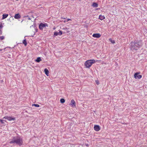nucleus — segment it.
Listing matches in <instances>:
<instances>
[{
    "instance_id": "nucleus-1",
    "label": "nucleus",
    "mask_w": 147,
    "mask_h": 147,
    "mask_svg": "<svg viewBox=\"0 0 147 147\" xmlns=\"http://www.w3.org/2000/svg\"><path fill=\"white\" fill-rule=\"evenodd\" d=\"M130 49L131 50L134 51L138 50L142 46V43L141 41L138 42H131L129 44Z\"/></svg>"
},
{
    "instance_id": "nucleus-2",
    "label": "nucleus",
    "mask_w": 147,
    "mask_h": 147,
    "mask_svg": "<svg viewBox=\"0 0 147 147\" xmlns=\"http://www.w3.org/2000/svg\"><path fill=\"white\" fill-rule=\"evenodd\" d=\"M10 143L11 144H15L20 146L22 144V139L20 137H14Z\"/></svg>"
},
{
    "instance_id": "nucleus-3",
    "label": "nucleus",
    "mask_w": 147,
    "mask_h": 147,
    "mask_svg": "<svg viewBox=\"0 0 147 147\" xmlns=\"http://www.w3.org/2000/svg\"><path fill=\"white\" fill-rule=\"evenodd\" d=\"M95 63V61L94 60H89L86 61L84 63L86 68H89L92 65V64Z\"/></svg>"
},
{
    "instance_id": "nucleus-4",
    "label": "nucleus",
    "mask_w": 147,
    "mask_h": 147,
    "mask_svg": "<svg viewBox=\"0 0 147 147\" xmlns=\"http://www.w3.org/2000/svg\"><path fill=\"white\" fill-rule=\"evenodd\" d=\"M3 119H6L9 121H11L12 120H14L15 119V117H9L7 116H6L3 117Z\"/></svg>"
},
{
    "instance_id": "nucleus-5",
    "label": "nucleus",
    "mask_w": 147,
    "mask_h": 147,
    "mask_svg": "<svg viewBox=\"0 0 147 147\" xmlns=\"http://www.w3.org/2000/svg\"><path fill=\"white\" fill-rule=\"evenodd\" d=\"M140 74V72L136 73L134 75V77L136 79H140L142 78V76L140 75H139Z\"/></svg>"
},
{
    "instance_id": "nucleus-6",
    "label": "nucleus",
    "mask_w": 147,
    "mask_h": 147,
    "mask_svg": "<svg viewBox=\"0 0 147 147\" xmlns=\"http://www.w3.org/2000/svg\"><path fill=\"white\" fill-rule=\"evenodd\" d=\"M46 26H47V24H44L41 23L39 25V27L40 29L42 30L43 28L46 27Z\"/></svg>"
},
{
    "instance_id": "nucleus-7",
    "label": "nucleus",
    "mask_w": 147,
    "mask_h": 147,
    "mask_svg": "<svg viewBox=\"0 0 147 147\" xmlns=\"http://www.w3.org/2000/svg\"><path fill=\"white\" fill-rule=\"evenodd\" d=\"M70 105L71 107H72L74 108L76 107V102L73 99H72L71 100V103L70 104Z\"/></svg>"
},
{
    "instance_id": "nucleus-8",
    "label": "nucleus",
    "mask_w": 147,
    "mask_h": 147,
    "mask_svg": "<svg viewBox=\"0 0 147 147\" xmlns=\"http://www.w3.org/2000/svg\"><path fill=\"white\" fill-rule=\"evenodd\" d=\"M62 34V31H60V30H59V32H54V35L55 36H57L58 35L59 36H61Z\"/></svg>"
},
{
    "instance_id": "nucleus-9",
    "label": "nucleus",
    "mask_w": 147,
    "mask_h": 147,
    "mask_svg": "<svg viewBox=\"0 0 147 147\" xmlns=\"http://www.w3.org/2000/svg\"><path fill=\"white\" fill-rule=\"evenodd\" d=\"M92 36L93 37L98 38L100 37L101 35L99 33H96L93 34Z\"/></svg>"
},
{
    "instance_id": "nucleus-10",
    "label": "nucleus",
    "mask_w": 147,
    "mask_h": 147,
    "mask_svg": "<svg viewBox=\"0 0 147 147\" xmlns=\"http://www.w3.org/2000/svg\"><path fill=\"white\" fill-rule=\"evenodd\" d=\"M94 129L96 131H98L100 129L99 126L97 125H95L94 127Z\"/></svg>"
},
{
    "instance_id": "nucleus-11",
    "label": "nucleus",
    "mask_w": 147,
    "mask_h": 147,
    "mask_svg": "<svg viewBox=\"0 0 147 147\" xmlns=\"http://www.w3.org/2000/svg\"><path fill=\"white\" fill-rule=\"evenodd\" d=\"M14 18L16 19H20L21 18V16L19 14H16L14 16Z\"/></svg>"
},
{
    "instance_id": "nucleus-12",
    "label": "nucleus",
    "mask_w": 147,
    "mask_h": 147,
    "mask_svg": "<svg viewBox=\"0 0 147 147\" xmlns=\"http://www.w3.org/2000/svg\"><path fill=\"white\" fill-rule=\"evenodd\" d=\"M42 61V59H41L40 57H38L37 58V59L35 60V61L37 63H39L40 61Z\"/></svg>"
},
{
    "instance_id": "nucleus-13",
    "label": "nucleus",
    "mask_w": 147,
    "mask_h": 147,
    "mask_svg": "<svg viewBox=\"0 0 147 147\" xmlns=\"http://www.w3.org/2000/svg\"><path fill=\"white\" fill-rule=\"evenodd\" d=\"M99 19L102 20L105 19V17L104 16L100 15L99 17Z\"/></svg>"
},
{
    "instance_id": "nucleus-14",
    "label": "nucleus",
    "mask_w": 147,
    "mask_h": 147,
    "mask_svg": "<svg viewBox=\"0 0 147 147\" xmlns=\"http://www.w3.org/2000/svg\"><path fill=\"white\" fill-rule=\"evenodd\" d=\"M8 16V14H3V17L2 19L3 20L7 18Z\"/></svg>"
},
{
    "instance_id": "nucleus-15",
    "label": "nucleus",
    "mask_w": 147,
    "mask_h": 147,
    "mask_svg": "<svg viewBox=\"0 0 147 147\" xmlns=\"http://www.w3.org/2000/svg\"><path fill=\"white\" fill-rule=\"evenodd\" d=\"M45 74L47 76H48L49 73V71L48 69H47V68L45 69Z\"/></svg>"
},
{
    "instance_id": "nucleus-16",
    "label": "nucleus",
    "mask_w": 147,
    "mask_h": 147,
    "mask_svg": "<svg viewBox=\"0 0 147 147\" xmlns=\"http://www.w3.org/2000/svg\"><path fill=\"white\" fill-rule=\"evenodd\" d=\"M92 6L94 7H96L98 6V4L96 3H94L92 4Z\"/></svg>"
},
{
    "instance_id": "nucleus-17",
    "label": "nucleus",
    "mask_w": 147,
    "mask_h": 147,
    "mask_svg": "<svg viewBox=\"0 0 147 147\" xmlns=\"http://www.w3.org/2000/svg\"><path fill=\"white\" fill-rule=\"evenodd\" d=\"M23 43L25 46H26L27 44V42H26V39H25L23 40Z\"/></svg>"
},
{
    "instance_id": "nucleus-18",
    "label": "nucleus",
    "mask_w": 147,
    "mask_h": 147,
    "mask_svg": "<svg viewBox=\"0 0 147 147\" xmlns=\"http://www.w3.org/2000/svg\"><path fill=\"white\" fill-rule=\"evenodd\" d=\"M109 40L111 42V43L114 44L115 43V41L114 40H113L111 39V38H110L109 39Z\"/></svg>"
},
{
    "instance_id": "nucleus-19",
    "label": "nucleus",
    "mask_w": 147,
    "mask_h": 147,
    "mask_svg": "<svg viewBox=\"0 0 147 147\" xmlns=\"http://www.w3.org/2000/svg\"><path fill=\"white\" fill-rule=\"evenodd\" d=\"M60 101L62 103H64L65 102V100L64 99H60Z\"/></svg>"
},
{
    "instance_id": "nucleus-20",
    "label": "nucleus",
    "mask_w": 147,
    "mask_h": 147,
    "mask_svg": "<svg viewBox=\"0 0 147 147\" xmlns=\"http://www.w3.org/2000/svg\"><path fill=\"white\" fill-rule=\"evenodd\" d=\"M0 122H1V123L4 124L5 123L4 122H6V121H5L3 119H0Z\"/></svg>"
},
{
    "instance_id": "nucleus-21",
    "label": "nucleus",
    "mask_w": 147,
    "mask_h": 147,
    "mask_svg": "<svg viewBox=\"0 0 147 147\" xmlns=\"http://www.w3.org/2000/svg\"><path fill=\"white\" fill-rule=\"evenodd\" d=\"M32 105H34V106H35V107H39V105L36 104H33Z\"/></svg>"
},
{
    "instance_id": "nucleus-22",
    "label": "nucleus",
    "mask_w": 147,
    "mask_h": 147,
    "mask_svg": "<svg viewBox=\"0 0 147 147\" xmlns=\"http://www.w3.org/2000/svg\"><path fill=\"white\" fill-rule=\"evenodd\" d=\"M4 38V37L3 36H2L0 37V39L2 40Z\"/></svg>"
},
{
    "instance_id": "nucleus-23",
    "label": "nucleus",
    "mask_w": 147,
    "mask_h": 147,
    "mask_svg": "<svg viewBox=\"0 0 147 147\" xmlns=\"http://www.w3.org/2000/svg\"><path fill=\"white\" fill-rule=\"evenodd\" d=\"M71 20L70 19H69V18H68L66 20H65L64 21V22H67L68 21H69V20Z\"/></svg>"
},
{
    "instance_id": "nucleus-24",
    "label": "nucleus",
    "mask_w": 147,
    "mask_h": 147,
    "mask_svg": "<svg viewBox=\"0 0 147 147\" xmlns=\"http://www.w3.org/2000/svg\"><path fill=\"white\" fill-rule=\"evenodd\" d=\"M3 26L0 23V28L1 29L3 28Z\"/></svg>"
},
{
    "instance_id": "nucleus-25",
    "label": "nucleus",
    "mask_w": 147,
    "mask_h": 147,
    "mask_svg": "<svg viewBox=\"0 0 147 147\" xmlns=\"http://www.w3.org/2000/svg\"><path fill=\"white\" fill-rule=\"evenodd\" d=\"M95 82H96V83L98 85L99 84V82H98V80H96V81H95Z\"/></svg>"
},
{
    "instance_id": "nucleus-26",
    "label": "nucleus",
    "mask_w": 147,
    "mask_h": 147,
    "mask_svg": "<svg viewBox=\"0 0 147 147\" xmlns=\"http://www.w3.org/2000/svg\"><path fill=\"white\" fill-rule=\"evenodd\" d=\"M28 20H30V18H29V17H28Z\"/></svg>"
},
{
    "instance_id": "nucleus-27",
    "label": "nucleus",
    "mask_w": 147,
    "mask_h": 147,
    "mask_svg": "<svg viewBox=\"0 0 147 147\" xmlns=\"http://www.w3.org/2000/svg\"><path fill=\"white\" fill-rule=\"evenodd\" d=\"M33 26H30V28H31L32 27H33Z\"/></svg>"
},
{
    "instance_id": "nucleus-28",
    "label": "nucleus",
    "mask_w": 147,
    "mask_h": 147,
    "mask_svg": "<svg viewBox=\"0 0 147 147\" xmlns=\"http://www.w3.org/2000/svg\"><path fill=\"white\" fill-rule=\"evenodd\" d=\"M16 0V1H18V0Z\"/></svg>"
}]
</instances>
